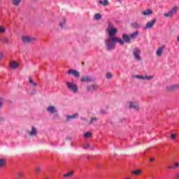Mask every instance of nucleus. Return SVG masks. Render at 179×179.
<instances>
[{
	"label": "nucleus",
	"mask_w": 179,
	"mask_h": 179,
	"mask_svg": "<svg viewBox=\"0 0 179 179\" xmlns=\"http://www.w3.org/2000/svg\"><path fill=\"white\" fill-rule=\"evenodd\" d=\"M17 176H18V178H19L22 179V178H24V174L23 172H19V173H17Z\"/></svg>",
	"instance_id": "41"
},
{
	"label": "nucleus",
	"mask_w": 179,
	"mask_h": 179,
	"mask_svg": "<svg viewBox=\"0 0 179 179\" xmlns=\"http://www.w3.org/2000/svg\"><path fill=\"white\" fill-rule=\"evenodd\" d=\"M6 162V159H0V169H2L5 166Z\"/></svg>",
	"instance_id": "28"
},
{
	"label": "nucleus",
	"mask_w": 179,
	"mask_h": 179,
	"mask_svg": "<svg viewBox=\"0 0 179 179\" xmlns=\"http://www.w3.org/2000/svg\"><path fill=\"white\" fill-rule=\"evenodd\" d=\"M36 37L32 36L31 35H24L21 36V41L22 44H31L32 43L36 41Z\"/></svg>",
	"instance_id": "3"
},
{
	"label": "nucleus",
	"mask_w": 179,
	"mask_h": 179,
	"mask_svg": "<svg viewBox=\"0 0 179 179\" xmlns=\"http://www.w3.org/2000/svg\"><path fill=\"white\" fill-rule=\"evenodd\" d=\"M154 78V76H143V80L145 79L147 80H151L152 79Z\"/></svg>",
	"instance_id": "34"
},
{
	"label": "nucleus",
	"mask_w": 179,
	"mask_h": 179,
	"mask_svg": "<svg viewBox=\"0 0 179 179\" xmlns=\"http://www.w3.org/2000/svg\"><path fill=\"white\" fill-rule=\"evenodd\" d=\"M99 119L96 118V117H91V120L90 122H88V124H90V125L92 124L95 121H98Z\"/></svg>",
	"instance_id": "32"
},
{
	"label": "nucleus",
	"mask_w": 179,
	"mask_h": 179,
	"mask_svg": "<svg viewBox=\"0 0 179 179\" xmlns=\"http://www.w3.org/2000/svg\"><path fill=\"white\" fill-rule=\"evenodd\" d=\"M142 172L143 171H141V169H136L133 171L132 173L133 175L138 176H140L142 173Z\"/></svg>",
	"instance_id": "22"
},
{
	"label": "nucleus",
	"mask_w": 179,
	"mask_h": 179,
	"mask_svg": "<svg viewBox=\"0 0 179 179\" xmlns=\"http://www.w3.org/2000/svg\"><path fill=\"white\" fill-rule=\"evenodd\" d=\"M177 138V134H171V140H176V138Z\"/></svg>",
	"instance_id": "40"
},
{
	"label": "nucleus",
	"mask_w": 179,
	"mask_h": 179,
	"mask_svg": "<svg viewBox=\"0 0 179 179\" xmlns=\"http://www.w3.org/2000/svg\"><path fill=\"white\" fill-rule=\"evenodd\" d=\"M44 179H49L48 177H44Z\"/></svg>",
	"instance_id": "50"
},
{
	"label": "nucleus",
	"mask_w": 179,
	"mask_h": 179,
	"mask_svg": "<svg viewBox=\"0 0 179 179\" xmlns=\"http://www.w3.org/2000/svg\"><path fill=\"white\" fill-rule=\"evenodd\" d=\"M21 2L22 0H11V5L15 7L20 6Z\"/></svg>",
	"instance_id": "18"
},
{
	"label": "nucleus",
	"mask_w": 179,
	"mask_h": 179,
	"mask_svg": "<svg viewBox=\"0 0 179 179\" xmlns=\"http://www.w3.org/2000/svg\"><path fill=\"white\" fill-rule=\"evenodd\" d=\"M46 110L49 112L50 115H54L57 112L55 106H48Z\"/></svg>",
	"instance_id": "10"
},
{
	"label": "nucleus",
	"mask_w": 179,
	"mask_h": 179,
	"mask_svg": "<svg viewBox=\"0 0 179 179\" xmlns=\"http://www.w3.org/2000/svg\"><path fill=\"white\" fill-rule=\"evenodd\" d=\"M6 29L5 27L0 25V34H6Z\"/></svg>",
	"instance_id": "30"
},
{
	"label": "nucleus",
	"mask_w": 179,
	"mask_h": 179,
	"mask_svg": "<svg viewBox=\"0 0 179 179\" xmlns=\"http://www.w3.org/2000/svg\"><path fill=\"white\" fill-rule=\"evenodd\" d=\"M83 148L85 150L94 149V148L92 146V144H90V143H84V145H83Z\"/></svg>",
	"instance_id": "16"
},
{
	"label": "nucleus",
	"mask_w": 179,
	"mask_h": 179,
	"mask_svg": "<svg viewBox=\"0 0 179 179\" xmlns=\"http://www.w3.org/2000/svg\"><path fill=\"white\" fill-rule=\"evenodd\" d=\"M66 23V19L62 18V22H60V27L63 28L65 26Z\"/></svg>",
	"instance_id": "33"
},
{
	"label": "nucleus",
	"mask_w": 179,
	"mask_h": 179,
	"mask_svg": "<svg viewBox=\"0 0 179 179\" xmlns=\"http://www.w3.org/2000/svg\"><path fill=\"white\" fill-rule=\"evenodd\" d=\"M31 84H33V85L35 86V87L38 85V84H36V83H31Z\"/></svg>",
	"instance_id": "48"
},
{
	"label": "nucleus",
	"mask_w": 179,
	"mask_h": 179,
	"mask_svg": "<svg viewBox=\"0 0 179 179\" xmlns=\"http://www.w3.org/2000/svg\"><path fill=\"white\" fill-rule=\"evenodd\" d=\"M117 1H121V0H117Z\"/></svg>",
	"instance_id": "52"
},
{
	"label": "nucleus",
	"mask_w": 179,
	"mask_h": 179,
	"mask_svg": "<svg viewBox=\"0 0 179 179\" xmlns=\"http://www.w3.org/2000/svg\"><path fill=\"white\" fill-rule=\"evenodd\" d=\"M0 41H2L3 43H4V44H8L9 43V39L7 37H4L3 38H1Z\"/></svg>",
	"instance_id": "31"
},
{
	"label": "nucleus",
	"mask_w": 179,
	"mask_h": 179,
	"mask_svg": "<svg viewBox=\"0 0 179 179\" xmlns=\"http://www.w3.org/2000/svg\"><path fill=\"white\" fill-rule=\"evenodd\" d=\"M68 73L69 75L74 76L76 78H78L79 76H80V73L75 69H69Z\"/></svg>",
	"instance_id": "9"
},
{
	"label": "nucleus",
	"mask_w": 179,
	"mask_h": 179,
	"mask_svg": "<svg viewBox=\"0 0 179 179\" xmlns=\"http://www.w3.org/2000/svg\"><path fill=\"white\" fill-rule=\"evenodd\" d=\"M93 82V79L92 77L85 76L80 78V83H92Z\"/></svg>",
	"instance_id": "8"
},
{
	"label": "nucleus",
	"mask_w": 179,
	"mask_h": 179,
	"mask_svg": "<svg viewBox=\"0 0 179 179\" xmlns=\"http://www.w3.org/2000/svg\"><path fill=\"white\" fill-rule=\"evenodd\" d=\"M141 53V50L139 48H134L133 55L134 57V59H136L138 62L141 61V57H140Z\"/></svg>",
	"instance_id": "5"
},
{
	"label": "nucleus",
	"mask_w": 179,
	"mask_h": 179,
	"mask_svg": "<svg viewBox=\"0 0 179 179\" xmlns=\"http://www.w3.org/2000/svg\"><path fill=\"white\" fill-rule=\"evenodd\" d=\"M66 85L70 92H72L74 94H77L78 92V86L77 84L74 83L67 82L66 83Z\"/></svg>",
	"instance_id": "4"
},
{
	"label": "nucleus",
	"mask_w": 179,
	"mask_h": 179,
	"mask_svg": "<svg viewBox=\"0 0 179 179\" xmlns=\"http://www.w3.org/2000/svg\"><path fill=\"white\" fill-rule=\"evenodd\" d=\"M138 35H139V31H136L134 32L133 34H131L129 36L131 38H136L137 37V36H138Z\"/></svg>",
	"instance_id": "24"
},
{
	"label": "nucleus",
	"mask_w": 179,
	"mask_h": 179,
	"mask_svg": "<svg viewBox=\"0 0 179 179\" xmlns=\"http://www.w3.org/2000/svg\"><path fill=\"white\" fill-rule=\"evenodd\" d=\"M176 178H179V173H177L176 174Z\"/></svg>",
	"instance_id": "47"
},
{
	"label": "nucleus",
	"mask_w": 179,
	"mask_h": 179,
	"mask_svg": "<svg viewBox=\"0 0 179 179\" xmlns=\"http://www.w3.org/2000/svg\"><path fill=\"white\" fill-rule=\"evenodd\" d=\"M179 88V84L178 85H173V86H170L167 87V90L169 91H173L176 89H178Z\"/></svg>",
	"instance_id": "27"
},
{
	"label": "nucleus",
	"mask_w": 179,
	"mask_h": 179,
	"mask_svg": "<svg viewBox=\"0 0 179 179\" xmlns=\"http://www.w3.org/2000/svg\"><path fill=\"white\" fill-rule=\"evenodd\" d=\"M153 13V10L148 9V10H145L141 11V14L143 15H152Z\"/></svg>",
	"instance_id": "17"
},
{
	"label": "nucleus",
	"mask_w": 179,
	"mask_h": 179,
	"mask_svg": "<svg viewBox=\"0 0 179 179\" xmlns=\"http://www.w3.org/2000/svg\"><path fill=\"white\" fill-rule=\"evenodd\" d=\"M162 53H163V48H159L156 51V56L160 57L162 55Z\"/></svg>",
	"instance_id": "20"
},
{
	"label": "nucleus",
	"mask_w": 179,
	"mask_h": 179,
	"mask_svg": "<svg viewBox=\"0 0 179 179\" xmlns=\"http://www.w3.org/2000/svg\"><path fill=\"white\" fill-rule=\"evenodd\" d=\"M178 167H179V163L175 162V165L168 166V169H176V168H178Z\"/></svg>",
	"instance_id": "29"
},
{
	"label": "nucleus",
	"mask_w": 179,
	"mask_h": 179,
	"mask_svg": "<svg viewBox=\"0 0 179 179\" xmlns=\"http://www.w3.org/2000/svg\"><path fill=\"white\" fill-rule=\"evenodd\" d=\"M34 80L31 78H29V83H34Z\"/></svg>",
	"instance_id": "45"
},
{
	"label": "nucleus",
	"mask_w": 179,
	"mask_h": 179,
	"mask_svg": "<svg viewBox=\"0 0 179 179\" xmlns=\"http://www.w3.org/2000/svg\"><path fill=\"white\" fill-rule=\"evenodd\" d=\"M173 15V14L170 12L164 13V16H165L166 17H171Z\"/></svg>",
	"instance_id": "37"
},
{
	"label": "nucleus",
	"mask_w": 179,
	"mask_h": 179,
	"mask_svg": "<svg viewBox=\"0 0 179 179\" xmlns=\"http://www.w3.org/2000/svg\"><path fill=\"white\" fill-rule=\"evenodd\" d=\"M100 113H101L102 115H106V114H107L106 110H105L104 109H101Z\"/></svg>",
	"instance_id": "42"
},
{
	"label": "nucleus",
	"mask_w": 179,
	"mask_h": 179,
	"mask_svg": "<svg viewBox=\"0 0 179 179\" xmlns=\"http://www.w3.org/2000/svg\"><path fill=\"white\" fill-rule=\"evenodd\" d=\"M178 43H179V36H178Z\"/></svg>",
	"instance_id": "51"
},
{
	"label": "nucleus",
	"mask_w": 179,
	"mask_h": 179,
	"mask_svg": "<svg viewBox=\"0 0 179 179\" xmlns=\"http://www.w3.org/2000/svg\"><path fill=\"white\" fill-rule=\"evenodd\" d=\"M2 105H3V98L0 97V108H1Z\"/></svg>",
	"instance_id": "44"
},
{
	"label": "nucleus",
	"mask_w": 179,
	"mask_h": 179,
	"mask_svg": "<svg viewBox=\"0 0 179 179\" xmlns=\"http://www.w3.org/2000/svg\"><path fill=\"white\" fill-rule=\"evenodd\" d=\"M20 66L19 63L15 61H10L9 64L10 69L14 70L18 68Z\"/></svg>",
	"instance_id": "11"
},
{
	"label": "nucleus",
	"mask_w": 179,
	"mask_h": 179,
	"mask_svg": "<svg viewBox=\"0 0 179 179\" xmlns=\"http://www.w3.org/2000/svg\"><path fill=\"white\" fill-rule=\"evenodd\" d=\"M87 91L90 92L92 90H96L99 89V86L96 85H88L86 87Z\"/></svg>",
	"instance_id": "15"
},
{
	"label": "nucleus",
	"mask_w": 179,
	"mask_h": 179,
	"mask_svg": "<svg viewBox=\"0 0 179 179\" xmlns=\"http://www.w3.org/2000/svg\"><path fill=\"white\" fill-rule=\"evenodd\" d=\"M66 122H70L71 120H74L78 117V113H74L71 115H66Z\"/></svg>",
	"instance_id": "12"
},
{
	"label": "nucleus",
	"mask_w": 179,
	"mask_h": 179,
	"mask_svg": "<svg viewBox=\"0 0 179 179\" xmlns=\"http://www.w3.org/2000/svg\"><path fill=\"white\" fill-rule=\"evenodd\" d=\"M101 17V16L99 13L95 14V15H94L95 20H100Z\"/></svg>",
	"instance_id": "36"
},
{
	"label": "nucleus",
	"mask_w": 179,
	"mask_h": 179,
	"mask_svg": "<svg viewBox=\"0 0 179 179\" xmlns=\"http://www.w3.org/2000/svg\"><path fill=\"white\" fill-rule=\"evenodd\" d=\"M109 38H115V35L117 33V29L114 27L113 23L110 21L108 22V27L106 28Z\"/></svg>",
	"instance_id": "2"
},
{
	"label": "nucleus",
	"mask_w": 179,
	"mask_h": 179,
	"mask_svg": "<svg viewBox=\"0 0 179 179\" xmlns=\"http://www.w3.org/2000/svg\"><path fill=\"white\" fill-rule=\"evenodd\" d=\"M73 175H74V171H71L68 172L67 173L64 174V177L70 178L71 176H73Z\"/></svg>",
	"instance_id": "23"
},
{
	"label": "nucleus",
	"mask_w": 179,
	"mask_h": 179,
	"mask_svg": "<svg viewBox=\"0 0 179 179\" xmlns=\"http://www.w3.org/2000/svg\"><path fill=\"white\" fill-rule=\"evenodd\" d=\"M126 179H130V178H126Z\"/></svg>",
	"instance_id": "53"
},
{
	"label": "nucleus",
	"mask_w": 179,
	"mask_h": 179,
	"mask_svg": "<svg viewBox=\"0 0 179 179\" xmlns=\"http://www.w3.org/2000/svg\"><path fill=\"white\" fill-rule=\"evenodd\" d=\"M129 108H134L136 111H139L140 109L139 105L138 104L137 102H131Z\"/></svg>",
	"instance_id": "13"
},
{
	"label": "nucleus",
	"mask_w": 179,
	"mask_h": 179,
	"mask_svg": "<svg viewBox=\"0 0 179 179\" xmlns=\"http://www.w3.org/2000/svg\"><path fill=\"white\" fill-rule=\"evenodd\" d=\"M83 137L85 138H90L92 137V132L84 133Z\"/></svg>",
	"instance_id": "26"
},
{
	"label": "nucleus",
	"mask_w": 179,
	"mask_h": 179,
	"mask_svg": "<svg viewBox=\"0 0 179 179\" xmlns=\"http://www.w3.org/2000/svg\"><path fill=\"white\" fill-rule=\"evenodd\" d=\"M118 43L121 45L124 44V41H123V40L121 38H119L117 37H109L105 41L106 49L108 50H114L115 48V43Z\"/></svg>",
	"instance_id": "1"
},
{
	"label": "nucleus",
	"mask_w": 179,
	"mask_h": 179,
	"mask_svg": "<svg viewBox=\"0 0 179 179\" xmlns=\"http://www.w3.org/2000/svg\"><path fill=\"white\" fill-rule=\"evenodd\" d=\"M113 77V75L111 73H108L106 74V79H111Z\"/></svg>",
	"instance_id": "39"
},
{
	"label": "nucleus",
	"mask_w": 179,
	"mask_h": 179,
	"mask_svg": "<svg viewBox=\"0 0 179 179\" xmlns=\"http://www.w3.org/2000/svg\"><path fill=\"white\" fill-rule=\"evenodd\" d=\"M27 134L31 137L36 136L38 134L37 129L35 127H32L31 131H27Z\"/></svg>",
	"instance_id": "7"
},
{
	"label": "nucleus",
	"mask_w": 179,
	"mask_h": 179,
	"mask_svg": "<svg viewBox=\"0 0 179 179\" xmlns=\"http://www.w3.org/2000/svg\"><path fill=\"white\" fill-rule=\"evenodd\" d=\"M156 23V18H153L152 21L148 22L147 24H145L144 29H150L152 27H154L155 24Z\"/></svg>",
	"instance_id": "6"
},
{
	"label": "nucleus",
	"mask_w": 179,
	"mask_h": 179,
	"mask_svg": "<svg viewBox=\"0 0 179 179\" xmlns=\"http://www.w3.org/2000/svg\"><path fill=\"white\" fill-rule=\"evenodd\" d=\"M150 162H154V158L150 159Z\"/></svg>",
	"instance_id": "49"
},
{
	"label": "nucleus",
	"mask_w": 179,
	"mask_h": 179,
	"mask_svg": "<svg viewBox=\"0 0 179 179\" xmlns=\"http://www.w3.org/2000/svg\"><path fill=\"white\" fill-rule=\"evenodd\" d=\"M144 76L142 75H134L133 77L136 79H141L143 80Z\"/></svg>",
	"instance_id": "35"
},
{
	"label": "nucleus",
	"mask_w": 179,
	"mask_h": 179,
	"mask_svg": "<svg viewBox=\"0 0 179 179\" xmlns=\"http://www.w3.org/2000/svg\"><path fill=\"white\" fill-rule=\"evenodd\" d=\"M131 27L133 28H140L141 27V24L139 23H138L137 22H134L131 23Z\"/></svg>",
	"instance_id": "21"
},
{
	"label": "nucleus",
	"mask_w": 179,
	"mask_h": 179,
	"mask_svg": "<svg viewBox=\"0 0 179 179\" xmlns=\"http://www.w3.org/2000/svg\"><path fill=\"white\" fill-rule=\"evenodd\" d=\"M122 38L124 40L123 41L124 43H129L131 40V38L127 34H122Z\"/></svg>",
	"instance_id": "14"
},
{
	"label": "nucleus",
	"mask_w": 179,
	"mask_h": 179,
	"mask_svg": "<svg viewBox=\"0 0 179 179\" xmlns=\"http://www.w3.org/2000/svg\"><path fill=\"white\" fill-rule=\"evenodd\" d=\"M99 3L101 4L103 6H107L108 5V0H100L99 1Z\"/></svg>",
	"instance_id": "25"
},
{
	"label": "nucleus",
	"mask_w": 179,
	"mask_h": 179,
	"mask_svg": "<svg viewBox=\"0 0 179 179\" xmlns=\"http://www.w3.org/2000/svg\"><path fill=\"white\" fill-rule=\"evenodd\" d=\"M5 121V118L3 117L0 116V124H2Z\"/></svg>",
	"instance_id": "43"
},
{
	"label": "nucleus",
	"mask_w": 179,
	"mask_h": 179,
	"mask_svg": "<svg viewBox=\"0 0 179 179\" xmlns=\"http://www.w3.org/2000/svg\"><path fill=\"white\" fill-rule=\"evenodd\" d=\"M3 57V54L0 53V60H1Z\"/></svg>",
	"instance_id": "46"
},
{
	"label": "nucleus",
	"mask_w": 179,
	"mask_h": 179,
	"mask_svg": "<svg viewBox=\"0 0 179 179\" xmlns=\"http://www.w3.org/2000/svg\"><path fill=\"white\" fill-rule=\"evenodd\" d=\"M35 171H36V173H41V166H36L35 167Z\"/></svg>",
	"instance_id": "38"
},
{
	"label": "nucleus",
	"mask_w": 179,
	"mask_h": 179,
	"mask_svg": "<svg viewBox=\"0 0 179 179\" xmlns=\"http://www.w3.org/2000/svg\"><path fill=\"white\" fill-rule=\"evenodd\" d=\"M179 10V7L178 6H175L173 7V8H171L170 10H169V13L173 14V15H175L177 13V12H178Z\"/></svg>",
	"instance_id": "19"
}]
</instances>
